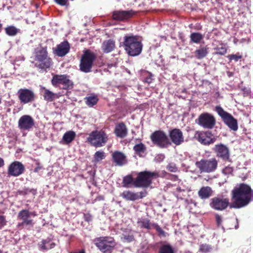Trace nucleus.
I'll use <instances>...</instances> for the list:
<instances>
[{"instance_id":"13","label":"nucleus","mask_w":253,"mask_h":253,"mask_svg":"<svg viewBox=\"0 0 253 253\" xmlns=\"http://www.w3.org/2000/svg\"><path fill=\"white\" fill-rule=\"evenodd\" d=\"M20 102L23 104L32 102L35 99V94L33 91L27 88H21L17 92Z\"/></svg>"},{"instance_id":"25","label":"nucleus","mask_w":253,"mask_h":253,"mask_svg":"<svg viewBox=\"0 0 253 253\" xmlns=\"http://www.w3.org/2000/svg\"><path fill=\"white\" fill-rule=\"evenodd\" d=\"M213 191L209 186L202 187L198 191V196L202 199H207L212 196Z\"/></svg>"},{"instance_id":"48","label":"nucleus","mask_w":253,"mask_h":253,"mask_svg":"<svg viewBox=\"0 0 253 253\" xmlns=\"http://www.w3.org/2000/svg\"><path fill=\"white\" fill-rule=\"evenodd\" d=\"M215 219H216V222L217 226L218 227H219L222 222V218H221V216H220L218 214H216L215 215Z\"/></svg>"},{"instance_id":"55","label":"nucleus","mask_w":253,"mask_h":253,"mask_svg":"<svg viewBox=\"0 0 253 253\" xmlns=\"http://www.w3.org/2000/svg\"><path fill=\"white\" fill-rule=\"evenodd\" d=\"M85 220L89 221L90 220V217L89 215H85Z\"/></svg>"},{"instance_id":"59","label":"nucleus","mask_w":253,"mask_h":253,"mask_svg":"<svg viewBox=\"0 0 253 253\" xmlns=\"http://www.w3.org/2000/svg\"><path fill=\"white\" fill-rule=\"evenodd\" d=\"M1 98L0 97V104H1Z\"/></svg>"},{"instance_id":"37","label":"nucleus","mask_w":253,"mask_h":253,"mask_svg":"<svg viewBox=\"0 0 253 253\" xmlns=\"http://www.w3.org/2000/svg\"><path fill=\"white\" fill-rule=\"evenodd\" d=\"M133 150L137 154H140L145 152L146 148L143 143H140L135 145L133 147Z\"/></svg>"},{"instance_id":"38","label":"nucleus","mask_w":253,"mask_h":253,"mask_svg":"<svg viewBox=\"0 0 253 253\" xmlns=\"http://www.w3.org/2000/svg\"><path fill=\"white\" fill-rule=\"evenodd\" d=\"M105 158V153L103 151H97L95 152L94 155V161L95 162H98Z\"/></svg>"},{"instance_id":"36","label":"nucleus","mask_w":253,"mask_h":253,"mask_svg":"<svg viewBox=\"0 0 253 253\" xmlns=\"http://www.w3.org/2000/svg\"><path fill=\"white\" fill-rule=\"evenodd\" d=\"M5 31L7 35L10 36H14L19 32L20 30L13 26H10L6 27Z\"/></svg>"},{"instance_id":"20","label":"nucleus","mask_w":253,"mask_h":253,"mask_svg":"<svg viewBox=\"0 0 253 253\" xmlns=\"http://www.w3.org/2000/svg\"><path fill=\"white\" fill-rule=\"evenodd\" d=\"M70 48L68 42L64 41L57 46L55 49V53L58 56L63 57L69 52Z\"/></svg>"},{"instance_id":"49","label":"nucleus","mask_w":253,"mask_h":253,"mask_svg":"<svg viewBox=\"0 0 253 253\" xmlns=\"http://www.w3.org/2000/svg\"><path fill=\"white\" fill-rule=\"evenodd\" d=\"M232 171V169L230 167H226L222 170V172L225 174H227Z\"/></svg>"},{"instance_id":"45","label":"nucleus","mask_w":253,"mask_h":253,"mask_svg":"<svg viewBox=\"0 0 253 253\" xmlns=\"http://www.w3.org/2000/svg\"><path fill=\"white\" fill-rule=\"evenodd\" d=\"M152 227L155 228L160 235H165V232L157 224H152Z\"/></svg>"},{"instance_id":"54","label":"nucleus","mask_w":253,"mask_h":253,"mask_svg":"<svg viewBox=\"0 0 253 253\" xmlns=\"http://www.w3.org/2000/svg\"><path fill=\"white\" fill-rule=\"evenodd\" d=\"M126 240H127L128 242H130L133 240V237L131 236H129L128 237H125V238Z\"/></svg>"},{"instance_id":"47","label":"nucleus","mask_w":253,"mask_h":253,"mask_svg":"<svg viewBox=\"0 0 253 253\" xmlns=\"http://www.w3.org/2000/svg\"><path fill=\"white\" fill-rule=\"evenodd\" d=\"M135 194L137 195L138 197L137 200H138L145 197L146 196L147 192L146 191H143L140 192L135 193Z\"/></svg>"},{"instance_id":"3","label":"nucleus","mask_w":253,"mask_h":253,"mask_svg":"<svg viewBox=\"0 0 253 253\" xmlns=\"http://www.w3.org/2000/svg\"><path fill=\"white\" fill-rule=\"evenodd\" d=\"M157 172L143 171L138 173L137 176L133 181V185L136 187L147 188L152 182L154 178L158 177Z\"/></svg>"},{"instance_id":"61","label":"nucleus","mask_w":253,"mask_h":253,"mask_svg":"<svg viewBox=\"0 0 253 253\" xmlns=\"http://www.w3.org/2000/svg\"><path fill=\"white\" fill-rule=\"evenodd\" d=\"M1 25L0 24V29L1 28Z\"/></svg>"},{"instance_id":"7","label":"nucleus","mask_w":253,"mask_h":253,"mask_svg":"<svg viewBox=\"0 0 253 253\" xmlns=\"http://www.w3.org/2000/svg\"><path fill=\"white\" fill-rule=\"evenodd\" d=\"M195 165L201 173H211L216 169L218 162L214 158L209 159H202L199 161H197Z\"/></svg>"},{"instance_id":"8","label":"nucleus","mask_w":253,"mask_h":253,"mask_svg":"<svg viewBox=\"0 0 253 253\" xmlns=\"http://www.w3.org/2000/svg\"><path fill=\"white\" fill-rule=\"evenodd\" d=\"M95 58L96 56L93 52L89 50L84 51L80 61L81 71L84 73L90 72Z\"/></svg>"},{"instance_id":"16","label":"nucleus","mask_w":253,"mask_h":253,"mask_svg":"<svg viewBox=\"0 0 253 253\" xmlns=\"http://www.w3.org/2000/svg\"><path fill=\"white\" fill-rule=\"evenodd\" d=\"M211 207L217 211L225 210L229 205V200L227 198L214 197L211 199Z\"/></svg>"},{"instance_id":"10","label":"nucleus","mask_w":253,"mask_h":253,"mask_svg":"<svg viewBox=\"0 0 253 253\" xmlns=\"http://www.w3.org/2000/svg\"><path fill=\"white\" fill-rule=\"evenodd\" d=\"M150 137L153 144L161 148H167L170 144L168 136L163 131H155L151 134Z\"/></svg>"},{"instance_id":"31","label":"nucleus","mask_w":253,"mask_h":253,"mask_svg":"<svg viewBox=\"0 0 253 253\" xmlns=\"http://www.w3.org/2000/svg\"><path fill=\"white\" fill-rule=\"evenodd\" d=\"M204 38V35L198 32L192 33L190 36L191 41L195 43H199Z\"/></svg>"},{"instance_id":"15","label":"nucleus","mask_w":253,"mask_h":253,"mask_svg":"<svg viewBox=\"0 0 253 253\" xmlns=\"http://www.w3.org/2000/svg\"><path fill=\"white\" fill-rule=\"evenodd\" d=\"M34 125V119L29 115H23L18 121V127L21 130L30 131L33 128Z\"/></svg>"},{"instance_id":"42","label":"nucleus","mask_w":253,"mask_h":253,"mask_svg":"<svg viewBox=\"0 0 253 253\" xmlns=\"http://www.w3.org/2000/svg\"><path fill=\"white\" fill-rule=\"evenodd\" d=\"M216 54L221 55H224L227 52V48L225 45H222L220 47H217L215 48Z\"/></svg>"},{"instance_id":"9","label":"nucleus","mask_w":253,"mask_h":253,"mask_svg":"<svg viewBox=\"0 0 253 253\" xmlns=\"http://www.w3.org/2000/svg\"><path fill=\"white\" fill-rule=\"evenodd\" d=\"M215 111L222 118L224 123L231 129L234 131L238 129L237 121L231 114L225 111L220 106H216L215 107Z\"/></svg>"},{"instance_id":"26","label":"nucleus","mask_w":253,"mask_h":253,"mask_svg":"<svg viewBox=\"0 0 253 253\" xmlns=\"http://www.w3.org/2000/svg\"><path fill=\"white\" fill-rule=\"evenodd\" d=\"M114 48L115 42L111 40L104 41L102 45L103 51L106 53L111 52Z\"/></svg>"},{"instance_id":"58","label":"nucleus","mask_w":253,"mask_h":253,"mask_svg":"<svg viewBox=\"0 0 253 253\" xmlns=\"http://www.w3.org/2000/svg\"><path fill=\"white\" fill-rule=\"evenodd\" d=\"M113 66V64H110V65H109V67H112Z\"/></svg>"},{"instance_id":"23","label":"nucleus","mask_w":253,"mask_h":253,"mask_svg":"<svg viewBox=\"0 0 253 253\" xmlns=\"http://www.w3.org/2000/svg\"><path fill=\"white\" fill-rule=\"evenodd\" d=\"M114 133L120 138H124L127 134V129L123 123H120L116 125Z\"/></svg>"},{"instance_id":"1","label":"nucleus","mask_w":253,"mask_h":253,"mask_svg":"<svg viewBox=\"0 0 253 253\" xmlns=\"http://www.w3.org/2000/svg\"><path fill=\"white\" fill-rule=\"evenodd\" d=\"M232 198L233 202L229 205L230 208H243L253 200V190L248 185L241 184L232 191Z\"/></svg>"},{"instance_id":"50","label":"nucleus","mask_w":253,"mask_h":253,"mask_svg":"<svg viewBox=\"0 0 253 253\" xmlns=\"http://www.w3.org/2000/svg\"><path fill=\"white\" fill-rule=\"evenodd\" d=\"M55 1L61 5H65L66 4L67 0H55Z\"/></svg>"},{"instance_id":"17","label":"nucleus","mask_w":253,"mask_h":253,"mask_svg":"<svg viewBox=\"0 0 253 253\" xmlns=\"http://www.w3.org/2000/svg\"><path fill=\"white\" fill-rule=\"evenodd\" d=\"M24 166L21 163L15 161L9 166L8 173L13 176H18L24 172Z\"/></svg>"},{"instance_id":"35","label":"nucleus","mask_w":253,"mask_h":253,"mask_svg":"<svg viewBox=\"0 0 253 253\" xmlns=\"http://www.w3.org/2000/svg\"><path fill=\"white\" fill-rule=\"evenodd\" d=\"M158 253H174V251L170 245L165 244L160 248Z\"/></svg>"},{"instance_id":"44","label":"nucleus","mask_w":253,"mask_h":253,"mask_svg":"<svg viewBox=\"0 0 253 253\" xmlns=\"http://www.w3.org/2000/svg\"><path fill=\"white\" fill-rule=\"evenodd\" d=\"M228 57L229 60H234L237 62L242 58V55H241L239 53H237L236 54L229 55H228Z\"/></svg>"},{"instance_id":"21","label":"nucleus","mask_w":253,"mask_h":253,"mask_svg":"<svg viewBox=\"0 0 253 253\" xmlns=\"http://www.w3.org/2000/svg\"><path fill=\"white\" fill-rule=\"evenodd\" d=\"M112 156L113 161L115 163L116 165L122 166L127 162L126 156L122 152L117 151H115L113 153Z\"/></svg>"},{"instance_id":"5","label":"nucleus","mask_w":253,"mask_h":253,"mask_svg":"<svg viewBox=\"0 0 253 253\" xmlns=\"http://www.w3.org/2000/svg\"><path fill=\"white\" fill-rule=\"evenodd\" d=\"M35 66L41 69H46L51 65V59L48 57L46 50H38L35 53Z\"/></svg>"},{"instance_id":"2","label":"nucleus","mask_w":253,"mask_h":253,"mask_svg":"<svg viewBox=\"0 0 253 253\" xmlns=\"http://www.w3.org/2000/svg\"><path fill=\"white\" fill-rule=\"evenodd\" d=\"M124 46L130 56L139 55L142 51L143 44L141 38L134 35H126L124 38Z\"/></svg>"},{"instance_id":"28","label":"nucleus","mask_w":253,"mask_h":253,"mask_svg":"<svg viewBox=\"0 0 253 253\" xmlns=\"http://www.w3.org/2000/svg\"><path fill=\"white\" fill-rule=\"evenodd\" d=\"M121 196L126 201H134L137 200V196L135 193L128 190L124 191L121 194Z\"/></svg>"},{"instance_id":"19","label":"nucleus","mask_w":253,"mask_h":253,"mask_svg":"<svg viewBox=\"0 0 253 253\" xmlns=\"http://www.w3.org/2000/svg\"><path fill=\"white\" fill-rule=\"evenodd\" d=\"M31 215L35 216L36 214L34 212H30L26 210H23L21 211L18 214V218L22 220L21 223H19L18 225H31L32 223V220L29 219Z\"/></svg>"},{"instance_id":"30","label":"nucleus","mask_w":253,"mask_h":253,"mask_svg":"<svg viewBox=\"0 0 253 253\" xmlns=\"http://www.w3.org/2000/svg\"><path fill=\"white\" fill-rule=\"evenodd\" d=\"M86 104L91 107L96 104L98 101V97L96 95L91 94L85 98Z\"/></svg>"},{"instance_id":"60","label":"nucleus","mask_w":253,"mask_h":253,"mask_svg":"<svg viewBox=\"0 0 253 253\" xmlns=\"http://www.w3.org/2000/svg\"><path fill=\"white\" fill-rule=\"evenodd\" d=\"M0 253H2V251H1L0 250Z\"/></svg>"},{"instance_id":"57","label":"nucleus","mask_w":253,"mask_h":253,"mask_svg":"<svg viewBox=\"0 0 253 253\" xmlns=\"http://www.w3.org/2000/svg\"><path fill=\"white\" fill-rule=\"evenodd\" d=\"M238 226H239V225H238V223H237V225H236L235 226V228L236 229H238Z\"/></svg>"},{"instance_id":"41","label":"nucleus","mask_w":253,"mask_h":253,"mask_svg":"<svg viewBox=\"0 0 253 253\" xmlns=\"http://www.w3.org/2000/svg\"><path fill=\"white\" fill-rule=\"evenodd\" d=\"M212 249L210 245L207 244H203L200 246L199 251L202 253H208L210 252Z\"/></svg>"},{"instance_id":"53","label":"nucleus","mask_w":253,"mask_h":253,"mask_svg":"<svg viewBox=\"0 0 253 253\" xmlns=\"http://www.w3.org/2000/svg\"><path fill=\"white\" fill-rule=\"evenodd\" d=\"M4 162L2 158L0 157V168L4 166Z\"/></svg>"},{"instance_id":"32","label":"nucleus","mask_w":253,"mask_h":253,"mask_svg":"<svg viewBox=\"0 0 253 253\" xmlns=\"http://www.w3.org/2000/svg\"><path fill=\"white\" fill-rule=\"evenodd\" d=\"M43 96L44 99L48 102H51L54 100L55 98L56 94L49 90L48 89H46L44 87H43Z\"/></svg>"},{"instance_id":"24","label":"nucleus","mask_w":253,"mask_h":253,"mask_svg":"<svg viewBox=\"0 0 253 253\" xmlns=\"http://www.w3.org/2000/svg\"><path fill=\"white\" fill-rule=\"evenodd\" d=\"M131 15V11H117L114 12L113 17L114 19L121 21L129 18Z\"/></svg>"},{"instance_id":"6","label":"nucleus","mask_w":253,"mask_h":253,"mask_svg":"<svg viewBox=\"0 0 253 253\" xmlns=\"http://www.w3.org/2000/svg\"><path fill=\"white\" fill-rule=\"evenodd\" d=\"M108 137L104 131H93L91 132L87 138V141L91 145L100 147L104 146L107 142Z\"/></svg>"},{"instance_id":"39","label":"nucleus","mask_w":253,"mask_h":253,"mask_svg":"<svg viewBox=\"0 0 253 253\" xmlns=\"http://www.w3.org/2000/svg\"><path fill=\"white\" fill-rule=\"evenodd\" d=\"M18 193L20 195H25L31 193L33 195H35L37 193L36 190L34 189H29L28 188H24L21 190H19Z\"/></svg>"},{"instance_id":"34","label":"nucleus","mask_w":253,"mask_h":253,"mask_svg":"<svg viewBox=\"0 0 253 253\" xmlns=\"http://www.w3.org/2000/svg\"><path fill=\"white\" fill-rule=\"evenodd\" d=\"M208 53V48L202 47L195 51L196 56L198 59H202L206 57Z\"/></svg>"},{"instance_id":"11","label":"nucleus","mask_w":253,"mask_h":253,"mask_svg":"<svg viewBox=\"0 0 253 253\" xmlns=\"http://www.w3.org/2000/svg\"><path fill=\"white\" fill-rule=\"evenodd\" d=\"M196 122L201 126L206 129L212 128L215 123L214 117L209 113L201 114Z\"/></svg>"},{"instance_id":"46","label":"nucleus","mask_w":253,"mask_h":253,"mask_svg":"<svg viewBox=\"0 0 253 253\" xmlns=\"http://www.w3.org/2000/svg\"><path fill=\"white\" fill-rule=\"evenodd\" d=\"M7 221L5 217L3 215H0V229H2L6 224Z\"/></svg>"},{"instance_id":"43","label":"nucleus","mask_w":253,"mask_h":253,"mask_svg":"<svg viewBox=\"0 0 253 253\" xmlns=\"http://www.w3.org/2000/svg\"><path fill=\"white\" fill-rule=\"evenodd\" d=\"M167 169L172 172H175L177 171L178 168L173 163H170L167 166Z\"/></svg>"},{"instance_id":"18","label":"nucleus","mask_w":253,"mask_h":253,"mask_svg":"<svg viewBox=\"0 0 253 253\" xmlns=\"http://www.w3.org/2000/svg\"><path fill=\"white\" fill-rule=\"evenodd\" d=\"M169 136L171 142L176 145H180L184 142L183 133L179 129H173L169 131Z\"/></svg>"},{"instance_id":"33","label":"nucleus","mask_w":253,"mask_h":253,"mask_svg":"<svg viewBox=\"0 0 253 253\" xmlns=\"http://www.w3.org/2000/svg\"><path fill=\"white\" fill-rule=\"evenodd\" d=\"M55 246V244L51 242L50 240H44L42 241L40 245V250L41 251L47 250L53 248Z\"/></svg>"},{"instance_id":"14","label":"nucleus","mask_w":253,"mask_h":253,"mask_svg":"<svg viewBox=\"0 0 253 253\" xmlns=\"http://www.w3.org/2000/svg\"><path fill=\"white\" fill-rule=\"evenodd\" d=\"M212 150L217 158L220 159L223 161H229V150L225 145L222 143L216 144Z\"/></svg>"},{"instance_id":"4","label":"nucleus","mask_w":253,"mask_h":253,"mask_svg":"<svg viewBox=\"0 0 253 253\" xmlns=\"http://www.w3.org/2000/svg\"><path fill=\"white\" fill-rule=\"evenodd\" d=\"M94 243L99 251L103 253H111L116 245L114 239L110 236L96 238L94 240Z\"/></svg>"},{"instance_id":"12","label":"nucleus","mask_w":253,"mask_h":253,"mask_svg":"<svg viewBox=\"0 0 253 253\" xmlns=\"http://www.w3.org/2000/svg\"><path fill=\"white\" fill-rule=\"evenodd\" d=\"M51 82L53 85H62V88L64 89L73 88V82L66 75H55L53 77Z\"/></svg>"},{"instance_id":"40","label":"nucleus","mask_w":253,"mask_h":253,"mask_svg":"<svg viewBox=\"0 0 253 253\" xmlns=\"http://www.w3.org/2000/svg\"><path fill=\"white\" fill-rule=\"evenodd\" d=\"M134 180L133 179L132 177L130 175L125 176L123 179V182L124 186L126 187H127L128 185L132 183H133Z\"/></svg>"},{"instance_id":"52","label":"nucleus","mask_w":253,"mask_h":253,"mask_svg":"<svg viewBox=\"0 0 253 253\" xmlns=\"http://www.w3.org/2000/svg\"><path fill=\"white\" fill-rule=\"evenodd\" d=\"M70 253H85V252L84 250L81 249L77 251L70 252Z\"/></svg>"},{"instance_id":"27","label":"nucleus","mask_w":253,"mask_h":253,"mask_svg":"<svg viewBox=\"0 0 253 253\" xmlns=\"http://www.w3.org/2000/svg\"><path fill=\"white\" fill-rule=\"evenodd\" d=\"M76 134L75 132L69 130L66 132L63 136L62 140L65 144H68L72 142L75 139Z\"/></svg>"},{"instance_id":"51","label":"nucleus","mask_w":253,"mask_h":253,"mask_svg":"<svg viewBox=\"0 0 253 253\" xmlns=\"http://www.w3.org/2000/svg\"><path fill=\"white\" fill-rule=\"evenodd\" d=\"M152 79L151 78V75H150L145 78V82L146 83L150 84L152 82Z\"/></svg>"},{"instance_id":"56","label":"nucleus","mask_w":253,"mask_h":253,"mask_svg":"<svg viewBox=\"0 0 253 253\" xmlns=\"http://www.w3.org/2000/svg\"><path fill=\"white\" fill-rule=\"evenodd\" d=\"M182 166H183V167H186V169H188V168H189V166H186L185 164H182Z\"/></svg>"},{"instance_id":"22","label":"nucleus","mask_w":253,"mask_h":253,"mask_svg":"<svg viewBox=\"0 0 253 253\" xmlns=\"http://www.w3.org/2000/svg\"><path fill=\"white\" fill-rule=\"evenodd\" d=\"M210 133L200 132L198 135V140L204 145H209L215 141V138L210 137Z\"/></svg>"},{"instance_id":"29","label":"nucleus","mask_w":253,"mask_h":253,"mask_svg":"<svg viewBox=\"0 0 253 253\" xmlns=\"http://www.w3.org/2000/svg\"><path fill=\"white\" fill-rule=\"evenodd\" d=\"M138 226L142 228L150 229L152 228V224L150 222V220L147 218H139L137 221Z\"/></svg>"}]
</instances>
